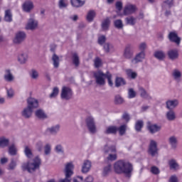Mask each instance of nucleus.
<instances>
[{
	"instance_id": "nucleus-5",
	"label": "nucleus",
	"mask_w": 182,
	"mask_h": 182,
	"mask_svg": "<svg viewBox=\"0 0 182 182\" xmlns=\"http://www.w3.org/2000/svg\"><path fill=\"white\" fill-rule=\"evenodd\" d=\"M85 122L87 127L91 134H95L97 132V128H96V122H95V118L92 117H87Z\"/></svg>"
},
{
	"instance_id": "nucleus-31",
	"label": "nucleus",
	"mask_w": 182,
	"mask_h": 182,
	"mask_svg": "<svg viewBox=\"0 0 182 182\" xmlns=\"http://www.w3.org/2000/svg\"><path fill=\"white\" fill-rule=\"evenodd\" d=\"M70 2L75 8H80V6L85 5L86 1L82 0H70Z\"/></svg>"
},
{
	"instance_id": "nucleus-34",
	"label": "nucleus",
	"mask_w": 182,
	"mask_h": 182,
	"mask_svg": "<svg viewBox=\"0 0 182 182\" xmlns=\"http://www.w3.org/2000/svg\"><path fill=\"white\" fill-rule=\"evenodd\" d=\"M166 119L170 122H173V120H176V112L173 111V109H170L166 112Z\"/></svg>"
},
{
	"instance_id": "nucleus-60",
	"label": "nucleus",
	"mask_w": 182,
	"mask_h": 182,
	"mask_svg": "<svg viewBox=\"0 0 182 182\" xmlns=\"http://www.w3.org/2000/svg\"><path fill=\"white\" fill-rule=\"evenodd\" d=\"M15 167H16V162L13 159H11V163L9 164V170H15Z\"/></svg>"
},
{
	"instance_id": "nucleus-18",
	"label": "nucleus",
	"mask_w": 182,
	"mask_h": 182,
	"mask_svg": "<svg viewBox=\"0 0 182 182\" xmlns=\"http://www.w3.org/2000/svg\"><path fill=\"white\" fill-rule=\"evenodd\" d=\"M148 130L151 134H154V133H157V132H160L161 130V127L157 124H151L150 123L147 125Z\"/></svg>"
},
{
	"instance_id": "nucleus-35",
	"label": "nucleus",
	"mask_w": 182,
	"mask_h": 182,
	"mask_svg": "<svg viewBox=\"0 0 182 182\" xmlns=\"http://www.w3.org/2000/svg\"><path fill=\"white\" fill-rule=\"evenodd\" d=\"M124 85H126V81L124 79L120 77H117L115 80L116 87H120V86H124Z\"/></svg>"
},
{
	"instance_id": "nucleus-54",
	"label": "nucleus",
	"mask_w": 182,
	"mask_h": 182,
	"mask_svg": "<svg viewBox=\"0 0 182 182\" xmlns=\"http://www.w3.org/2000/svg\"><path fill=\"white\" fill-rule=\"evenodd\" d=\"M58 95H59V88L58 87H55L53 89V92L50 95V97L51 99L53 98V97H56V96H58Z\"/></svg>"
},
{
	"instance_id": "nucleus-51",
	"label": "nucleus",
	"mask_w": 182,
	"mask_h": 182,
	"mask_svg": "<svg viewBox=\"0 0 182 182\" xmlns=\"http://www.w3.org/2000/svg\"><path fill=\"white\" fill-rule=\"evenodd\" d=\"M68 5V0H60L58 2V6L60 9H63V8H67Z\"/></svg>"
},
{
	"instance_id": "nucleus-1",
	"label": "nucleus",
	"mask_w": 182,
	"mask_h": 182,
	"mask_svg": "<svg viewBox=\"0 0 182 182\" xmlns=\"http://www.w3.org/2000/svg\"><path fill=\"white\" fill-rule=\"evenodd\" d=\"M114 170L117 174H125L126 177L130 178L133 173V164L129 161L119 160L114 164Z\"/></svg>"
},
{
	"instance_id": "nucleus-27",
	"label": "nucleus",
	"mask_w": 182,
	"mask_h": 182,
	"mask_svg": "<svg viewBox=\"0 0 182 182\" xmlns=\"http://www.w3.org/2000/svg\"><path fill=\"white\" fill-rule=\"evenodd\" d=\"M103 49L105 53H112V52H114V47L113 44L110 43H105L103 46Z\"/></svg>"
},
{
	"instance_id": "nucleus-61",
	"label": "nucleus",
	"mask_w": 182,
	"mask_h": 182,
	"mask_svg": "<svg viewBox=\"0 0 182 182\" xmlns=\"http://www.w3.org/2000/svg\"><path fill=\"white\" fill-rule=\"evenodd\" d=\"M108 80V84L109 86H113V81H112V74L110 73L107 72V77Z\"/></svg>"
},
{
	"instance_id": "nucleus-55",
	"label": "nucleus",
	"mask_w": 182,
	"mask_h": 182,
	"mask_svg": "<svg viewBox=\"0 0 182 182\" xmlns=\"http://www.w3.org/2000/svg\"><path fill=\"white\" fill-rule=\"evenodd\" d=\"M172 75L176 80L181 77V73L178 70H174Z\"/></svg>"
},
{
	"instance_id": "nucleus-7",
	"label": "nucleus",
	"mask_w": 182,
	"mask_h": 182,
	"mask_svg": "<svg viewBox=\"0 0 182 182\" xmlns=\"http://www.w3.org/2000/svg\"><path fill=\"white\" fill-rule=\"evenodd\" d=\"M73 168V164L72 163H68L65 166V178L64 179H61L59 182H70V176L73 174V171H72Z\"/></svg>"
},
{
	"instance_id": "nucleus-41",
	"label": "nucleus",
	"mask_w": 182,
	"mask_h": 182,
	"mask_svg": "<svg viewBox=\"0 0 182 182\" xmlns=\"http://www.w3.org/2000/svg\"><path fill=\"white\" fill-rule=\"evenodd\" d=\"M143 126H144V122L143 120H138L135 124V130L136 132H141V129H143Z\"/></svg>"
},
{
	"instance_id": "nucleus-38",
	"label": "nucleus",
	"mask_w": 182,
	"mask_h": 182,
	"mask_svg": "<svg viewBox=\"0 0 182 182\" xmlns=\"http://www.w3.org/2000/svg\"><path fill=\"white\" fill-rule=\"evenodd\" d=\"M17 151H18V149H16V146H15L14 144H11L9 147V153L11 156H16Z\"/></svg>"
},
{
	"instance_id": "nucleus-32",
	"label": "nucleus",
	"mask_w": 182,
	"mask_h": 182,
	"mask_svg": "<svg viewBox=\"0 0 182 182\" xmlns=\"http://www.w3.org/2000/svg\"><path fill=\"white\" fill-rule=\"evenodd\" d=\"M126 25H130L134 26L136 25V18L134 16H129L125 18Z\"/></svg>"
},
{
	"instance_id": "nucleus-46",
	"label": "nucleus",
	"mask_w": 182,
	"mask_h": 182,
	"mask_svg": "<svg viewBox=\"0 0 182 182\" xmlns=\"http://www.w3.org/2000/svg\"><path fill=\"white\" fill-rule=\"evenodd\" d=\"M114 103L115 105H123L124 103V99L119 95H117L114 97Z\"/></svg>"
},
{
	"instance_id": "nucleus-33",
	"label": "nucleus",
	"mask_w": 182,
	"mask_h": 182,
	"mask_svg": "<svg viewBox=\"0 0 182 182\" xmlns=\"http://www.w3.org/2000/svg\"><path fill=\"white\" fill-rule=\"evenodd\" d=\"M96 16V11L94 10H90L87 14V21L88 22H93L95 17Z\"/></svg>"
},
{
	"instance_id": "nucleus-62",
	"label": "nucleus",
	"mask_w": 182,
	"mask_h": 182,
	"mask_svg": "<svg viewBox=\"0 0 182 182\" xmlns=\"http://www.w3.org/2000/svg\"><path fill=\"white\" fill-rule=\"evenodd\" d=\"M151 172L152 174H160V170L156 166H152L151 168Z\"/></svg>"
},
{
	"instance_id": "nucleus-24",
	"label": "nucleus",
	"mask_w": 182,
	"mask_h": 182,
	"mask_svg": "<svg viewBox=\"0 0 182 182\" xmlns=\"http://www.w3.org/2000/svg\"><path fill=\"white\" fill-rule=\"evenodd\" d=\"M35 114L36 117L41 120H45V119H48V115L46 114V113H45V111H43V109H37L35 112Z\"/></svg>"
},
{
	"instance_id": "nucleus-3",
	"label": "nucleus",
	"mask_w": 182,
	"mask_h": 182,
	"mask_svg": "<svg viewBox=\"0 0 182 182\" xmlns=\"http://www.w3.org/2000/svg\"><path fill=\"white\" fill-rule=\"evenodd\" d=\"M103 151L105 154H109L107 157V159L109 161H114L117 159V155L116 154H112V153H116V146L112 145L109 146L108 144H106L104 146Z\"/></svg>"
},
{
	"instance_id": "nucleus-23",
	"label": "nucleus",
	"mask_w": 182,
	"mask_h": 182,
	"mask_svg": "<svg viewBox=\"0 0 182 182\" xmlns=\"http://www.w3.org/2000/svg\"><path fill=\"white\" fill-rule=\"evenodd\" d=\"M154 56L158 60H164L166 59V53L161 50H159L154 52Z\"/></svg>"
},
{
	"instance_id": "nucleus-15",
	"label": "nucleus",
	"mask_w": 182,
	"mask_h": 182,
	"mask_svg": "<svg viewBox=\"0 0 182 182\" xmlns=\"http://www.w3.org/2000/svg\"><path fill=\"white\" fill-rule=\"evenodd\" d=\"M168 38L171 42H173L176 45H180V42H181V38L178 37L176 32L169 33Z\"/></svg>"
},
{
	"instance_id": "nucleus-56",
	"label": "nucleus",
	"mask_w": 182,
	"mask_h": 182,
	"mask_svg": "<svg viewBox=\"0 0 182 182\" xmlns=\"http://www.w3.org/2000/svg\"><path fill=\"white\" fill-rule=\"evenodd\" d=\"M30 75L32 79H38V77H39V73H38L36 70L33 69L31 71Z\"/></svg>"
},
{
	"instance_id": "nucleus-30",
	"label": "nucleus",
	"mask_w": 182,
	"mask_h": 182,
	"mask_svg": "<svg viewBox=\"0 0 182 182\" xmlns=\"http://www.w3.org/2000/svg\"><path fill=\"white\" fill-rule=\"evenodd\" d=\"M18 60L21 65L26 63V61L28 60V54L25 53H20L18 56Z\"/></svg>"
},
{
	"instance_id": "nucleus-22",
	"label": "nucleus",
	"mask_w": 182,
	"mask_h": 182,
	"mask_svg": "<svg viewBox=\"0 0 182 182\" xmlns=\"http://www.w3.org/2000/svg\"><path fill=\"white\" fill-rule=\"evenodd\" d=\"M91 167H92V162H90V161L89 160L85 161L82 166V173H89V171H90Z\"/></svg>"
},
{
	"instance_id": "nucleus-11",
	"label": "nucleus",
	"mask_w": 182,
	"mask_h": 182,
	"mask_svg": "<svg viewBox=\"0 0 182 182\" xmlns=\"http://www.w3.org/2000/svg\"><path fill=\"white\" fill-rule=\"evenodd\" d=\"M27 107L33 111L39 107V102L35 98L30 97L27 100Z\"/></svg>"
},
{
	"instance_id": "nucleus-10",
	"label": "nucleus",
	"mask_w": 182,
	"mask_h": 182,
	"mask_svg": "<svg viewBox=\"0 0 182 182\" xmlns=\"http://www.w3.org/2000/svg\"><path fill=\"white\" fill-rule=\"evenodd\" d=\"M60 130V126L59 124L53 126L51 127H48L46 129L45 134L46 136H49V134H52L53 136H56L59 131Z\"/></svg>"
},
{
	"instance_id": "nucleus-8",
	"label": "nucleus",
	"mask_w": 182,
	"mask_h": 182,
	"mask_svg": "<svg viewBox=\"0 0 182 182\" xmlns=\"http://www.w3.org/2000/svg\"><path fill=\"white\" fill-rule=\"evenodd\" d=\"M26 39V33L23 31H18L16 33L13 40L14 43L16 45H21Z\"/></svg>"
},
{
	"instance_id": "nucleus-63",
	"label": "nucleus",
	"mask_w": 182,
	"mask_h": 182,
	"mask_svg": "<svg viewBox=\"0 0 182 182\" xmlns=\"http://www.w3.org/2000/svg\"><path fill=\"white\" fill-rule=\"evenodd\" d=\"M102 65V60H100V58H97L95 60V68H100Z\"/></svg>"
},
{
	"instance_id": "nucleus-12",
	"label": "nucleus",
	"mask_w": 182,
	"mask_h": 182,
	"mask_svg": "<svg viewBox=\"0 0 182 182\" xmlns=\"http://www.w3.org/2000/svg\"><path fill=\"white\" fill-rule=\"evenodd\" d=\"M179 101L177 99L168 100L166 102V109L171 110V109H176L179 105Z\"/></svg>"
},
{
	"instance_id": "nucleus-64",
	"label": "nucleus",
	"mask_w": 182,
	"mask_h": 182,
	"mask_svg": "<svg viewBox=\"0 0 182 182\" xmlns=\"http://www.w3.org/2000/svg\"><path fill=\"white\" fill-rule=\"evenodd\" d=\"M122 119L127 122V123H129L130 121V115L127 114V112L124 113L122 115Z\"/></svg>"
},
{
	"instance_id": "nucleus-29",
	"label": "nucleus",
	"mask_w": 182,
	"mask_h": 182,
	"mask_svg": "<svg viewBox=\"0 0 182 182\" xmlns=\"http://www.w3.org/2000/svg\"><path fill=\"white\" fill-rule=\"evenodd\" d=\"M4 21L5 22L11 23L13 21L12 11L9 9L6 10L4 12Z\"/></svg>"
},
{
	"instance_id": "nucleus-53",
	"label": "nucleus",
	"mask_w": 182,
	"mask_h": 182,
	"mask_svg": "<svg viewBox=\"0 0 182 182\" xmlns=\"http://www.w3.org/2000/svg\"><path fill=\"white\" fill-rule=\"evenodd\" d=\"M126 129H127V125H126V124L121 125L118 128V131H119L120 136H123V134H124V133H126Z\"/></svg>"
},
{
	"instance_id": "nucleus-36",
	"label": "nucleus",
	"mask_w": 182,
	"mask_h": 182,
	"mask_svg": "<svg viewBox=\"0 0 182 182\" xmlns=\"http://www.w3.org/2000/svg\"><path fill=\"white\" fill-rule=\"evenodd\" d=\"M9 146V139L5 136L0 137V147H8Z\"/></svg>"
},
{
	"instance_id": "nucleus-14",
	"label": "nucleus",
	"mask_w": 182,
	"mask_h": 182,
	"mask_svg": "<svg viewBox=\"0 0 182 182\" xmlns=\"http://www.w3.org/2000/svg\"><path fill=\"white\" fill-rule=\"evenodd\" d=\"M4 79L5 82H8L9 83H11L15 80V77L14 76V74H12L11 70L6 69L4 70Z\"/></svg>"
},
{
	"instance_id": "nucleus-39",
	"label": "nucleus",
	"mask_w": 182,
	"mask_h": 182,
	"mask_svg": "<svg viewBox=\"0 0 182 182\" xmlns=\"http://www.w3.org/2000/svg\"><path fill=\"white\" fill-rule=\"evenodd\" d=\"M73 63L77 68L79 65H80V60L79 59V55H77V53H75L73 54Z\"/></svg>"
},
{
	"instance_id": "nucleus-13",
	"label": "nucleus",
	"mask_w": 182,
	"mask_h": 182,
	"mask_svg": "<svg viewBox=\"0 0 182 182\" xmlns=\"http://www.w3.org/2000/svg\"><path fill=\"white\" fill-rule=\"evenodd\" d=\"M144 58H146V53H144V51H141L136 55L134 58L132 60V63H133V65L140 63V62H143Z\"/></svg>"
},
{
	"instance_id": "nucleus-9",
	"label": "nucleus",
	"mask_w": 182,
	"mask_h": 182,
	"mask_svg": "<svg viewBox=\"0 0 182 182\" xmlns=\"http://www.w3.org/2000/svg\"><path fill=\"white\" fill-rule=\"evenodd\" d=\"M159 149H157V142H156L154 140H151L149 144V153L151 154L152 157H154L155 156H157Z\"/></svg>"
},
{
	"instance_id": "nucleus-40",
	"label": "nucleus",
	"mask_w": 182,
	"mask_h": 182,
	"mask_svg": "<svg viewBox=\"0 0 182 182\" xmlns=\"http://www.w3.org/2000/svg\"><path fill=\"white\" fill-rule=\"evenodd\" d=\"M24 154L28 159H32L33 157V154L32 153V150L31 148H29V146H25Z\"/></svg>"
},
{
	"instance_id": "nucleus-26",
	"label": "nucleus",
	"mask_w": 182,
	"mask_h": 182,
	"mask_svg": "<svg viewBox=\"0 0 182 182\" xmlns=\"http://www.w3.org/2000/svg\"><path fill=\"white\" fill-rule=\"evenodd\" d=\"M139 91L141 97H142L143 99H147L148 100H151V96H150V95L147 93V91H146V90L143 87H139Z\"/></svg>"
},
{
	"instance_id": "nucleus-49",
	"label": "nucleus",
	"mask_w": 182,
	"mask_h": 182,
	"mask_svg": "<svg viewBox=\"0 0 182 182\" xmlns=\"http://www.w3.org/2000/svg\"><path fill=\"white\" fill-rule=\"evenodd\" d=\"M169 144L173 149H176L177 147V139L175 136H171L169 138Z\"/></svg>"
},
{
	"instance_id": "nucleus-19",
	"label": "nucleus",
	"mask_w": 182,
	"mask_h": 182,
	"mask_svg": "<svg viewBox=\"0 0 182 182\" xmlns=\"http://www.w3.org/2000/svg\"><path fill=\"white\" fill-rule=\"evenodd\" d=\"M125 59H132L133 58V49L131 46H127L124 51Z\"/></svg>"
},
{
	"instance_id": "nucleus-21",
	"label": "nucleus",
	"mask_w": 182,
	"mask_h": 182,
	"mask_svg": "<svg viewBox=\"0 0 182 182\" xmlns=\"http://www.w3.org/2000/svg\"><path fill=\"white\" fill-rule=\"evenodd\" d=\"M32 9H33V2L28 0L23 3V10L24 11V12L29 13Z\"/></svg>"
},
{
	"instance_id": "nucleus-4",
	"label": "nucleus",
	"mask_w": 182,
	"mask_h": 182,
	"mask_svg": "<svg viewBox=\"0 0 182 182\" xmlns=\"http://www.w3.org/2000/svg\"><path fill=\"white\" fill-rule=\"evenodd\" d=\"M107 76V73H104L102 70H98L94 73V77L97 85L100 86H105L106 85V77Z\"/></svg>"
},
{
	"instance_id": "nucleus-50",
	"label": "nucleus",
	"mask_w": 182,
	"mask_h": 182,
	"mask_svg": "<svg viewBox=\"0 0 182 182\" xmlns=\"http://www.w3.org/2000/svg\"><path fill=\"white\" fill-rule=\"evenodd\" d=\"M55 152L58 154H63L65 153V150L63 149V146L61 144H58L55 147Z\"/></svg>"
},
{
	"instance_id": "nucleus-45",
	"label": "nucleus",
	"mask_w": 182,
	"mask_h": 182,
	"mask_svg": "<svg viewBox=\"0 0 182 182\" xmlns=\"http://www.w3.org/2000/svg\"><path fill=\"white\" fill-rule=\"evenodd\" d=\"M52 60L53 62V66L57 69V68H59V56H58L56 54H53L52 57Z\"/></svg>"
},
{
	"instance_id": "nucleus-48",
	"label": "nucleus",
	"mask_w": 182,
	"mask_h": 182,
	"mask_svg": "<svg viewBox=\"0 0 182 182\" xmlns=\"http://www.w3.org/2000/svg\"><path fill=\"white\" fill-rule=\"evenodd\" d=\"M52 151V145L50 144H46L44 146V153L46 156H49Z\"/></svg>"
},
{
	"instance_id": "nucleus-25",
	"label": "nucleus",
	"mask_w": 182,
	"mask_h": 182,
	"mask_svg": "<svg viewBox=\"0 0 182 182\" xmlns=\"http://www.w3.org/2000/svg\"><path fill=\"white\" fill-rule=\"evenodd\" d=\"M32 113H33V110L27 107L23 109V110L21 112V114L23 117H25V119H29L30 117H32Z\"/></svg>"
},
{
	"instance_id": "nucleus-28",
	"label": "nucleus",
	"mask_w": 182,
	"mask_h": 182,
	"mask_svg": "<svg viewBox=\"0 0 182 182\" xmlns=\"http://www.w3.org/2000/svg\"><path fill=\"white\" fill-rule=\"evenodd\" d=\"M119 130V127L116 126H110L105 131V134H116Z\"/></svg>"
},
{
	"instance_id": "nucleus-2",
	"label": "nucleus",
	"mask_w": 182,
	"mask_h": 182,
	"mask_svg": "<svg viewBox=\"0 0 182 182\" xmlns=\"http://www.w3.org/2000/svg\"><path fill=\"white\" fill-rule=\"evenodd\" d=\"M41 159L38 156L35 157L32 162L24 163L22 164L23 170H27L28 173H33L41 166Z\"/></svg>"
},
{
	"instance_id": "nucleus-37",
	"label": "nucleus",
	"mask_w": 182,
	"mask_h": 182,
	"mask_svg": "<svg viewBox=\"0 0 182 182\" xmlns=\"http://www.w3.org/2000/svg\"><path fill=\"white\" fill-rule=\"evenodd\" d=\"M110 25V19L109 18H105L102 23V28L103 31H107L109 26Z\"/></svg>"
},
{
	"instance_id": "nucleus-57",
	"label": "nucleus",
	"mask_w": 182,
	"mask_h": 182,
	"mask_svg": "<svg viewBox=\"0 0 182 182\" xmlns=\"http://www.w3.org/2000/svg\"><path fill=\"white\" fill-rule=\"evenodd\" d=\"M110 171H112V165H108L104 168L102 174L103 176H107Z\"/></svg>"
},
{
	"instance_id": "nucleus-16",
	"label": "nucleus",
	"mask_w": 182,
	"mask_h": 182,
	"mask_svg": "<svg viewBox=\"0 0 182 182\" xmlns=\"http://www.w3.org/2000/svg\"><path fill=\"white\" fill-rule=\"evenodd\" d=\"M167 55L171 60H176V59H178V50L171 49L167 52Z\"/></svg>"
},
{
	"instance_id": "nucleus-17",
	"label": "nucleus",
	"mask_w": 182,
	"mask_h": 182,
	"mask_svg": "<svg viewBox=\"0 0 182 182\" xmlns=\"http://www.w3.org/2000/svg\"><path fill=\"white\" fill-rule=\"evenodd\" d=\"M136 12V6L132 4H127L124 9V14L125 15H132Z\"/></svg>"
},
{
	"instance_id": "nucleus-59",
	"label": "nucleus",
	"mask_w": 182,
	"mask_h": 182,
	"mask_svg": "<svg viewBox=\"0 0 182 182\" xmlns=\"http://www.w3.org/2000/svg\"><path fill=\"white\" fill-rule=\"evenodd\" d=\"M36 149L38 150V151H42V149H43V142L41 141H38L36 144Z\"/></svg>"
},
{
	"instance_id": "nucleus-58",
	"label": "nucleus",
	"mask_w": 182,
	"mask_h": 182,
	"mask_svg": "<svg viewBox=\"0 0 182 182\" xmlns=\"http://www.w3.org/2000/svg\"><path fill=\"white\" fill-rule=\"evenodd\" d=\"M106 42V36H100L98 37V43L99 45H105V43Z\"/></svg>"
},
{
	"instance_id": "nucleus-44",
	"label": "nucleus",
	"mask_w": 182,
	"mask_h": 182,
	"mask_svg": "<svg viewBox=\"0 0 182 182\" xmlns=\"http://www.w3.org/2000/svg\"><path fill=\"white\" fill-rule=\"evenodd\" d=\"M114 26L117 28V29H123V21L120 19H117L115 20L114 21Z\"/></svg>"
},
{
	"instance_id": "nucleus-42",
	"label": "nucleus",
	"mask_w": 182,
	"mask_h": 182,
	"mask_svg": "<svg viewBox=\"0 0 182 182\" xmlns=\"http://www.w3.org/2000/svg\"><path fill=\"white\" fill-rule=\"evenodd\" d=\"M168 164L171 170H177V168H178V164L175 159L169 161Z\"/></svg>"
},
{
	"instance_id": "nucleus-43",
	"label": "nucleus",
	"mask_w": 182,
	"mask_h": 182,
	"mask_svg": "<svg viewBox=\"0 0 182 182\" xmlns=\"http://www.w3.org/2000/svg\"><path fill=\"white\" fill-rule=\"evenodd\" d=\"M127 75L130 79H136L137 77V73L133 71L132 69L127 70Z\"/></svg>"
},
{
	"instance_id": "nucleus-20",
	"label": "nucleus",
	"mask_w": 182,
	"mask_h": 182,
	"mask_svg": "<svg viewBox=\"0 0 182 182\" xmlns=\"http://www.w3.org/2000/svg\"><path fill=\"white\" fill-rule=\"evenodd\" d=\"M26 28L30 31L36 29V28H38V21L33 18H30Z\"/></svg>"
},
{
	"instance_id": "nucleus-6",
	"label": "nucleus",
	"mask_w": 182,
	"mask_h": 182,
	"mask_svg": "<svg viewBox=\"0 0 182 182\" xmlns=\"http://www.w3.org/2000/svg\"><path fill=\"white\" fill-rule=\"evenodd\" d=\"M73 97V91L69 87L64 86L62 87L60 97L63 100H70Z\"/></svg>"
},
{
	"instance_id": "nucleus-47",
	"label": "nucleus",
	"mask_w": 182,
	"mask_h": 182,
	"mask_svg": "<svg viewBox=\"0 0 182 182\" xmlns=\"http://www.w3.org/2000/svg\"><path fill=\"white\" fill-rule=\"evenodd\" d=\"M172 6H173V0L164 1L162 4L163 9H166V8H171Z\"/></svg>"
},
{
	"instance_id": "nucleus-52",
	"label": "nucleus",
	"mask_w": 182,
	"mask_h": 182,
	"mask_svg": "<svg viewBox=\"0 0 182 182\" xmlns=\"http://www.w3.org/2000/svg\"><path fill=\"white\" fill-rule=\"evenodd\" d=\"M136 97V92L133 88L128 90V99H134Z\"/></svg>"
}]
</instances>
